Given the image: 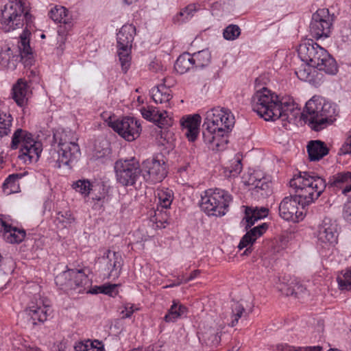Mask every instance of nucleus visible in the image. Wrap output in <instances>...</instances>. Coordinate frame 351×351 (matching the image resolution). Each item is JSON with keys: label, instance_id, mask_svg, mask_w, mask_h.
<instances>
[{"label": "nucleus", "instance_id": "obj_1", "mask_svg": "<svg viewBox=\"0 0 351 351\" xmlns=\"http://www.w3.org/2000/svg\"><path fill=\"white\" fill-rule=\"evenodd\" d=\"M254 112L265 121L281 119L289 123L294 121L302 113L298 104L293 98L279 97L267 88L257 90L252 97Z\"/></svg>", "mask_w": 351, "mask_h": 351}, {"label": "nucleus", "instance_id": "obj_2", "mask_svg": "<svg viewBox=\"0 0 351 351\" xmlns=\"http://www.w3.org/2000/svg\"><path fill=\"white\" fill-rule=\"evenodd\" d=\"M234 123V117L228 109L217 107L208 110L203 124L204 142L218 150L224 149Z\"/></svg>", "mask_w": 351, "mask_h": 351}, {"label": "nucleus", "instance_id": "obj_3", "mask_svg": "<svg viewBox=\"0 0 351 351\" xmlns=\"http://www.w3.org/2000/svg\"><path fill=\"white\" fill-rule=\"evenodd\" d=\"M339 113L336 104L323 97H313L306 102L302 117L313 130L318 132L332 125Z\"/></svg>", "mask_w": 351, "mask_h": 351}, {"label": "nucleus", "instance_id": "obj_4", "mask_svg": "<svg viewBox=\"0 0 351 351\" xmlns=\"http://www.w3.org/2000/svg\"><path fill=\"white\" fill-rule=\"evenodd\" d=\"M289 184L295 189V195L302 202V209L317 199L327 186L324 178L314 172L307 171L295 174Z\"/></svg>", "mask_w": 351, "mask_h": 351}, {"label": "nucleus", "instance_id": "obj_5", "mask_svg": "<svg viewBox=\"0 0 351 351\" xmlns=\"http://www.w3.org/2000/svg\"><path fill=\"white\" fill-rule=\"evenodd\" d=\"M298 53L304 63L309 64L313 68L330 75H335L337 72L335 60L327 50L313 40L308 39L300 44Z\"/></svg>", "mask_w": 351, "mask_h": 351}, {"label": "nucleus", "instance_id": "obj_6", "mask_svg": "<svg viewBox=\"0 0 351 351\" xmlns=\"http://www.w3.org/2000/svg\"><path fill=\"white\" fill-rule=\"evenodd\" d=\"M71 132L62 131L53 134V138L58 143L57 147L51 149L47 158L49 165L54 168L66 166L71 168L73 161L80 156L78 144L69 137Z\"/></svg>", "mask_w": 351, "mask_h": 351}, {"label": "nucleus", "instance_id": "obj_7", "mask_svg": "<svg viewBox=\"0 0 351 351\" xmlns=\"http://www.w3.org/2000/svg\"><path fill=\"white\" fill-rule=\"evenodd\" d=\"M25 23V30L34 26V17L25 6L24 0H12L7 3L1 10L0 24L1 29L10 32L22 28Z\"/></svg>", "mask_w": 351, "mask_h": 351}, {"label": "nucleus", "instance_id": "obj_8", "mask_svg": "<svg viewBox=\"0 0 351 351\" xmlns=\"http://www.w3.org/2000/svg\"><path fill=\"white\" fill-rule=\"evenodd\" d=\"M31 31L25 30L20 35L18 47H6L0 51V65L10 70L16 68L19 61H23L25 66L32 63V51L29 45Z\"/></svg>", "mask_w": 351, "mask_h": 351}, {"label": "nucleus", "instance_id": "obj_9", "mask_svg": "<svg viewBox=\"0 0 351 351\" xmlns=\"http://www.w3.org/2000/svg\"><path fill=\"white\" fill-rule=\"evenodd\" d=\"M232 196L226 191L209 189L201 197L200 208L208 216L221 217L229 210Z\"/></svg>", "mask_w": 351, "mask_h": 351}, {"label": "nucleus", "instance_id": "obj_10", "mask_svg": "<svg viewBox=\"0 0 351 351\" xmlns=\"http://www.w3.org/2000/svg\"><path fill=\"white\" fill-rule=\"evenodd\" d=\"M21 145L19 158L25 163L37 161L42 152V143L36 141L33 135L27 130L18 128L13 134L11 148L17 149Z\"/></svg>", "mask_w": 351, "mask_h": 351}, {"label": "nucleus", "instance_id": "obj_11", "mask_svg": "<svg viewBox=\"0 0 351 351\" xmlns=\"http://www.w3.org/2000/svg\"><path fill=\"white\" fill-rule=\"evenodd\" d=\"M55 282L59 288L67 293H83L92 285V280L85 269H67L55 278Z\"/></svg>", "mask_w": 351, "mask_h": 351}, {"label": "nucleus", "instance_id": "obj_12", "mask_svg": "<svg viewBox=\"0 0 351 351\" xmlns=\"http://www.w3.org/2000/svg\"><path fill=\"white\" fill-rule=\"evenodd\" d=\"M136 34V27L132 24H125L117 33V54L122 70L126 73L131 62L132 44Z\"/></svg>", "mask_w": 351, "mask_h": 351}, {"label": "nucleus", "instance_id": "obj_13", "mask_svg": "<svg viewBox=\"0 0 351 351\" xmlns=\"http://www.w3.org/2000/svg\"><path fill=\"white\" fill-rule=\"evenodd\" d=\"M141 168L144 180L151 184L162 182L168 173V167L162 154L144 160Z\"/></svg>", "mask_w": 351, "mask_h": 351}, {"label": "nucleus", "instance_id": "obj_14", "mask_svg": "<svg viewBox=\"0 0 351 351\" xmlns=\"http://www.w3.org/2000/svg\"><path fill=\"white\" fill-rule=\"evenodd\" d=\"M117 180L121 185L133 186L141 173V165L134 157L130 159L119 160L114 164Z\"/></svg>", "mask_w": 351, "mask_h": 351}, {"label": "nucleus", "instance_id": "obj_15", "mask_svg": "<svg viewBox=\"0 0 351 351\" xmlns=\"http://www.w3.org/2000/svg\"><path fill=\"white\" fill-rule=\"evenodd\" d=\"M334 19V14H330L328 9H318L313 14L309 25V32L311 36L315 39L329 37Z\"/></svg>", "mask_w": 351, "mask_h": 351}, {"label": "nucleus", "instance_id": "obj_16", "mask_svg": "<svg viewBox=\"0 0 351 351\" xmlns=\"http://www.w3.org/2000/svg\"><path fill=\"white\" fill-rule=\"evenodd\" d=\"M109 126L128 141H133L141 132L139 121L134 117H125L121 119L110 121Z\"/></svg>", "mask_w": 351, "mask_h": 351}, {"label": "nucleus", "instance_id": "obj_17", "mask_svg": "<svg viewBox=\"0 0 351 351\" xmlns=\"http://www.w3.org/2000/svg\"><path fill=\"white\" fill-rule=\"evenodd\" d=\"M48 15L54 22L60 23L58 34L60 38L59 40L64 43L74 25L72 14L66 8L56 5L50 10Z\"/></svg>", "mask_w": 351, "mask_h": 351}, {"label": "nucleus", "instance_id": "obj_18", "mask_svg": "<svg viewBox=\"0 0 351 351\" xmlns=\"http://www.w3.org/2000/svg\"><path fill=\"white\" fill-rule=\"evenodd\" d=\"M278 209L280 216L286 221L298 222L304 219V209L302 208V202L295 195L285 197Z\"/></svg>", "mask_w": 351, "mask_h": 351}, {"label": "nucleus", "instance_id": "obj_19", "mask_svg": "<svg viewBox=\"0 0 351 351\" xmlns=\"http://www.w3.org/2000/svg\"><path fill=\"white\" fill-rule=\"evenodd\" d=\"M337 224L330 218H324L318 226L317 238L318 243L323 247L333 246L338 240Z\"/></svg>", "mask_w": 351, "mask_h": 351}, {"label": "nucleus", "instance_id": "obj_20", "mask_svg": "<svg viewBox=\"0 0 351 351\" xmlns=\"http://www.w3.org/2000/svg\"><path fill=\"white\" fill-rule=\"evenodd\" d=\"M268 224L263 223L252 228H250L247 232L242 237L238 247L239 250L246 248L242 254L243 255H248L252 252V246L257 239L261 237L266 232L268 229Z\"/></svg>", "mask_w": 351, "mask_h": 351}, {"label": "nucleus", "instance_id": "obj_21", "mask_svg": "<svg viewBox=\"0 0 351 351\" xmlns=\"http://www.w3.org/2000/svg\"><path fill=\"white\" fill-rule=\"evenodd\" d=\"M0 234L3 239L10 243H19L23 241L26 233L24 230L12 226L4 217L0 216Z\"/></svg>", "mask_w": 351, "mask_h": 351}, {"label": "nucleus", "instance_id": "obj_22", "mask_svg": "<svg viewBox=\"0 0 351 351\" xmlns=\"http://www.w3.org/2000/svg\"><path fill=\"white\" fill-rule=\"evenodd\" d=\"M102 259L106 263L109 277L113 279L117 278L121 274L123 263L121 254L119 252L108 250L104 254Z\"/></svg>", "mask_w": 351, "mask_h": 351}, {"label": "nucleus", "instance_id": "obj_23", "mask_svg": "<svg viewBox=\"0 0 351 351\" xmlns=\"http://www.w3.org/2000/svg\"><path fill=\"white\" fill-rule=\"evenodd\" d=\"M168 79H164V82L156 86L153 87L150 90V95L156 104L164 105V107L171 106V100L172 99L171 90L170 84H166Z\"/></svg>", "mask_w": 351, "mask_h": 351}, {"label": "nucleus", "instance_id": "obj_24", "mask_svg": "<svg viewBox=\"0 0 351 351\" xmlns=\"http://www.w3.org/2000/svg\"><path fill=\"white\" fill-rule=\"evenodd\" d=\"M351 185V172L344 171L338 172L330 176L328 180V186L337 192L341 191L344 195H348L350 191H344Z\"/></svg>", "mask_w": 351, "mask_h": 351}, {"label": "nucleus", "instance_id": "obj_25", "mask_svg": "<svg viewBox=\"0 0 351 351\" xmlns=\"http://www.w3.org/2000/svg\"><path fill=\"white\" fill-rule=\"evenodd\" d=\"M28 83L23 79H19L12 88V97L19 106H24L30 93Z\"/></svg>", "mask_w": 351, "mask_h": 351}, {"label": "nucleus", "instance_id": "obj_26", "mask_svg": "<svg viewBox=\"0 0 351 351\" xmlns=\"http://www.w3.org/2000/svg\"><path fill=\"white\" fill-rule=\"evenodd\" d=\"M200 121L201 117L199 114L188 116L181 120L182 130L189 141L193 142L196 140Z\"/></svg>", "mask_w": 351, "mask_h": 351}, {"label": "nucleus", "instance_id": "obj_27", "mask_svg": "<svg viewBox=\"0 0 351 351\" xmlns=\"http://www.w3.org/2000/svg\"><path fill=\"white\" fill-rule=\"evenodd\" d=\"M27 311L34 321L44 322L51 313V307L40 300L36 304L32 302Z\"/></svg>", "mask_w": 351, "mask_h": 351}, {"label": "nucleus", "instance_id": "obj_28", "mask_svg": "<svg viewBox=\"0 0 351 351\" xmlns=\"http://www.w3.org/2000/svg\"><path fill=\"white\" fill-rule=\"evenodd\" d=\"M307 152L311 161L319 160L328 154L326 145L321 141H311L307 145Z\"/></svg>", "mask_w": 351, "mask_h": 351}, {"label": "nucleus", "instance_id": "obj_29", "mask_svg": "<svg viewBox=\"0 0 351 351\" xmlns=\"http://www.w3.org/2000/svg\"><path fill=\"white\" fill-rule=\"evenodd\" d=\"M250 184L254 186V193H259L263 197L269 196L272 193L271 183L268 178H261L256 176H251L249 179Z\"/></svg>", "mask_w": 351, "mask_h": 351}, {"label": "nucleus", "instance_id": "obj_30", "mask_svg": "<svg viewBox=\"0 0 351 351\" xmlns=\"http://www.w3.org/2000/svg\"><path fill=\"white\" fill-rule=\"evenodd\" d=\"M269 210L265 207L245 208L244 219L246 221V230L250 228L258 219H263L268 215Z\"/></svg>", "mask_w": 351, "mask_h": 351}, {"label": "nucleus", "instance_id": "obj_31", "mask_svg": "<svg viewBox=\"0 0 351 351\" xmlns=\"http://www.w3.org/2000/svg\"><path fill=\"white\" fill-rule=\"evenodd\" d=\"M187 313V308L178 300H173L167 313L164 317L166 322H174Z\"/></svg>", "mask_w": 351, "mask_h": 351}, {"label": "nucleus", "instance_id": "obj_32", "mask_svg": "<svg viewBox=\"0 0 351 351\" xmlns=\"http://www.w3.org/2000/svg\"><path fill=\"white\" fill-rule=\"evenodd\" d=\"M75 351H104L102 341L90 339L76 342L74 346Z\"/></svg>", "mask_w": 351, "mask_h": 351}, {"label": "nucleus", "instance_id": "obj_33", "mask_svg": "<svg viewBox=\"0 0 351 351\" xmlns=\"http://www.w3.org/2000/svg\"><path fill=\"white\" fill-rule=\"evenodd\" d=\"M192 55L184 53L180 55L176 61L174 67L176 71L180 74L187 72L191 68L195 67Z\"/></svg>", "mask_w": 351, "mask_h": 351}, {"label": "nucleus", "instance_id": "obj_34", "mask_svg": "<svg viewBox=\"0 0 351 351\" xmlns=\"http://www.w3.org/2000/svg\"><path fill=\"white\" fill-rule=\"evenodd\" d=\"M195 68H203L208 66L211 60V53L208 49H203L192 55Z\"/></svg>", "mask_w": 351, "mask_h": 351}, {"label": "nucleus", "instance_id": "obj_35", "mask_svg": "<svg viewBox=\"0 0 351 351\" xmlns=\"http://www.w3.org/2000/svg\"><path fill=\"white\" fill-rule=\"evenodd\" d=\"M75 221V218L70 210L60 211L55 218V223L59 228H65Z\"/></svg>", "mask_w": 351, "mask_h": 351}, {"label": "nucleus", "instance_id": "obj_36", "mask_svg": "<svg viewBox=\"0 0 351 351\" xmlns=\"http://www.w3.org/2000/svg\"><path fill=\"white\" fill-rule=\"evenodd\" d=\"M22 178V174L13 173L5 180L3 184V188L5 192L12 193L16 191L19 187V180Z\"/></svg>", "mask_w": 351, "mask_h": 351}, {"label": "nucleus", "instance_id": "obj_37", "mask_svg": "<svg viewBox=\"0 0 351 351\" xmlns=\"http://www.w3.org/2000/svg\"><path fill=\"white\" fill-rule=\"evenodd\" d=\"M157 197H158V204L162 208H168L172 203L173 194L172 191L169 189H162L157 190Z\"/></svg>", "mask_w": 351, "mask_h": 351}, {"label": "nucleus", "instance_id": "obj_38", "mask_svg": "<svg viewBox=\"0 0 351 351\" xmlns=\"http://www.w3.org/2000/svg\"><path fill=\"white\" fill-rule=\"evenodd\" d=\"M12 117L10 113L0 112V138L10 132Z\"/></svg>", "mask_w": 351, "mask_h": 351}, {"label": "nucleus", "instance_id": "obj_39", "mask_svg": "<svg viewBox=\"0 0 351 351\" xmlns=\"http://www.w3.org/2000/svg\"><path fill=\"white\" fill-rule=\"evenodd\" d=\"M312 68L313 66L304 63L295 70V73L300 80L311 82L313 80V75L311 73Z\"/></svg>", "mask_w": 351, "mask_h": 351}, {"label": "nucleus", "instance_id": "obj_40", "mask_svg": "<svg viewBox=\"0 0 351 351\" xmlns=\"http://www.w3.org/2000/svg\"><path fill=\"white\" fill-rule=\"evenodd\" d=\"M341 290L351 291V267L347 269L343 274L337 278Z\"/></svg>", "mask_w": 351, "mask_h": 351}, {"label": "nucleus", "instance_id": "obj_41", "mask_svg": "<svg viewBox=\"0 0 351 351\" xmlns=\"http://www.w3.org/2000/svg\"><path fill=\"white\" fill-rule=\"evenodd\" d=\"M93 186L87 180H79L73 184V189L85 197L88 196Z\"/></svg>", "mask_w": 351, "mask_h": 351}, {"label": "nucleus", "instance_id": "obj_42", "mask_svg": "<svg viewBox=\"0 0 351 351\" xmlns=\"http://www.w3.org/2000/svg\"><path fill=\"white\" fill-rule=\"evenodd\" d=\"M197 10L196 4H190L183 8L176 16V19L179 22H184L192 17L194 13Z\"/></svg>", "mask_w": 351, "mask_h": 351}, {"label": "nucleus", "instance_id": "obj_43", "mask_svg": "<svg viewBox=\"0 0 351 351\" xmlns=\"http://www.w3.org/2000/svg\"><path fill=\"white\" fill-rule=\"evenodd\" d=\"M240 34L241 29L237 25H229L223 31V36L227 40H234Z\"/></svg>", "mask_w": 351, "mask_h": 351}, {"label": "nucleus", "instance_id": "obj_44", "mask_svg": "<svg viewBox=\"0 0 351 351\" xmlns=\"http://www.w3.org/2000/svg\"><path fill=\"white\" fill-rule=\"evenodd\" d=\"M153 122L159 128H162L171 125V119L166 110L160 111L157 108V113H156V117L154 116Z\"/></svg>", "mask_w": 351, "mask_h": 351}, {"label": "nucleus", "instance_id": "obj_45", "mask_svg": "<svg viewBox=\"0 0 351 351\" xmlns=\"http://www.w3.org/2000/svg\"><path fill=\"white\" fill-rule=\"evenodd\" d=\"M247 315L245 313V308L241 304L238 302L234 303L232 306V322L230 323V326L232 327L234 326L239 322V319L243 315Z\"/></svg>", "mask_w": 351, "mask_h": 351}, {"label": "nucleus", "instance_id": "obj_46", "mask_svg": "<svg viewBox=\"0 0 351 351\" xmlns=\"http://www.w3.org/2000/svg\"><path fill=\"white\" fill-rule=\"evenodd\" d=\"M107 191L105 189L104 185H97L94 186L92 189L91 197L90 198L93 201L97 199L99 196H104V200H106Z\"/></svg>", "mask_w": 351, "mask_h": 351}, {"label": "nucleus", "instance_id": "obj_47", "mask_svg": "<svg viewBox=\"0 0 351 351\" xmlns=\"http://www.w3.org/2000/svg\"><path fill=\"white\" fill-rule=\"evenodd\" d=\"M141 112L144 119L153 122L154 116L156 117V113H157V108L148 106L147 108H143Z\"/></svg>", "mask_w": 351, "mask_h": 351}, {"label": "nucleus", "instance_id": "obj_48", "mask_svg": "<svg viewBox=\"0 0 351 351\" xmlns=\"http://www.w3.org/2000/svg\"><path fill=\"white\" fill-rule=\"evenodd\" d=\"M339 155H351V130L348 132V136L339 151Z\"/></svg>", "mask_w": 351, "mask_h": 351}, {"label": "nucleus", "instance_id": "obj_49", "mask_svg": "<svg viewBox=\"0 0 351 351\" xmlns=\"http://www.w3.org/2000/svg\"><path fill=\"white\" fill-rule=\"evenodd\" d=\"M242 171V164L239 158H237L229 167L230 176L236 177Z\"/></svg>", "mask_w": 351, "mask_h": 351}, {"label": "nucleus", "instance_id": "obj_50", "mask_svg": "<svg viewBox=\"0 0 351 351\" xmlns=\"http://www.w3.org/2000/svg\"><path fill=\"white\" fill-rule=\"evenodd\" d=\"M103 293L106 295H108L110 296H115L118 293L117 290V285L115 284H108V285H104L103 287Z\"/></svg>", "mask_w": 351, "mask_h": 351}, {"label": "nucleus", "instance_id": "obj_51", "mask_svg": "<svg viewBox=\"0 0 351 351\" xmlns=\"http://www.w3.org/2000/svg\"><path fill=\"white\" fill-rule=\"evenodd\" d=\"M342 215L344 220L351 225V202H348L344 204Z\"/></svg>", "mask_w": 351, "mask_h": 351}, {"label": "nucleus", "instance_id": "obj_52", "mask_svg": "<svg viewBox=\"0 0 351 351\" xmlns=\"http://www.w3.org/2000/svg\"><path fill=\"white\" fill-rule=\"evenodd\" d=\"M322 348L320 346L306 347V348H295L287 346L285 351H322Z\"/></svg>", "mask_w": 351, "mask_h": 351}, {"label": "nucleus", "instance_id": "obj_53", "mask_svg": "<svg viewBox=\"0 0 351 351\" xmlns=\"http://www.w3.org/2000/svg\"><path fill=\"white\" fill-rule=\"evenodd\" d=\"M105 202L106 200H104V196H99L95 201L91 200L90 204H92V208L98 211L102 210Z\"/></svg>", "mask_w": 351, "mask_h": 351}, {"label": "nucleus", "instance_id": "obj_54", "mask_svg": "<svg viewBox=\"0 0 351 351\" xmlns=\"http://www.w3.org/2000/svg\"><path fill=\"white\" fill-rule=\"evenodd\" d=\"M134 312V309L133 305L128 304L125 306V308L122 311L121 313L123 314V318H129L132 316Z\"/></svg>", "mask_w": 351, "mask_h": 351}, {"label": "nucleus", "instance_id": "obj_55", "mask_svg": "<svg viewBox=\"0 0 351 351\" xmlns=\"http://www.w3.org/2000/svg\"><path fill=\"white\" fill-rule=\"evenodd\" d=\"M103 287L104 285L101 286H95L94 287H91L90 286L85 291V293L90 294L103 293V291H101L104 289Z\"/></svg>", "mask_w": 351, "mask_h": 351}, {"label": "nucleus", "instance_id": "obj_56", "mask_svg": "<svg viewBox=\"0 0 351 351\" xmlns=\"http://www.w3.org/2000/svg\"><path fill=\"white\" fill-rule=\"evenodd\" d=\"M200 273H201V271L199 269L194 270L193 271H192L191 273V274L189 277L185 278L183 277V282L186 283L191 280H193V279L197 278L199 275Z\"/></svg>", "mask_w": 351, "mask_h": 351}, {"label": "nucleus", "instance_id": "obj_57", "mask_svg": "<svg viewBox=\"0 0 351 351\" xmlns=\"http://www.w3.org/2000/svg\"><path fill=\"white\" fill-rule=\"evenodd\" d=\"M190 166L189 164H186L178 169V172L181 176L186 177L189 173V169Z\"/></svg>", "mask_w": 351, "mask_h": 351}, {"label": "nucleus", "instance_id": "obj_58", "mask_svg": "<svg viewBox=\"0 0 351 351\" xmlns=\"http://www.w3.org/2000/svg\"><path fill=\"white\" fill-rule=\"evenodd\" d=\"M137 1L138 0H123L124 3L127 5H131Z\"/></svg>", "mask_w": 351, "mask_h": 351}, {"label": "nucleus", "instance_id": "obj_59", "mask_svg": "<svg viewBox=\"0 0 351 351\" xmlns=\"http://www.w3.org/2000/svg\"><path fill=\"white\" fill-rule=\"evenodd\" d=\"M27 351H41V350L36 347H29Z\"/></svg>", "mask_w": 351, "mask_h": 351}, {"label": "nucleus", "instance_id": "obj_60", "mask_svg": "<svg viewBox=\"0 0 351 351\" xmlns=\"http://www.w3.org/2000/svg\"><path fill=\"white\" fill-rule=\"evenodd\" d=\"M182 282H183V280H181V281H180V282H178V283H176V284H171L170 285L167 286V287H174V286H178V285H180L181 283H182Z\"/></svg>", "mask_w": 351, "mask_h": 351}, {"label": "nucleus", "instance_id": "obj_61", "mask_svg": "<svg viewBox=\"0 0 351 351\" xmlns=\"http://www.w3.org/2000/svg\"><path fill=\"white\" fill-rule=\"evenodd\" d=\"M104 153H103V155L102 156H96L97 158L99 159L101 157H103V156H104L106 153L109 154V151L108 149H104Z\"/></svg>", "mask_w": 351, "mask_h": 351}, {"label": "nucleus", "instance_id": "obj_62", "mask_svg": "<svg viewBox=\"0 0 351 351\" xmlns=\"http://www.w3.org/2000/svg\"><path fill=\"white\" fill-rule=\"evenodd\" d=\"M40 38H45V35L44 34H41Z\"/></svg>", "mask_w": 351, "mask_h": 351}, {"label": "nucleus", "instance_id": "obj_63", "mask_svg": "<svg viewBox=\"0 0 351 351\" xmlns=\"http://www.w3.org/2000/svg\"><path fill=\"white\" fill-rule=\"evenodd\" d=\"M147 351H151V350H147ZM152 351H153V350H152Z\"/></svg>", "mask_w": 351, "mask_h": 351}]
</instances>
